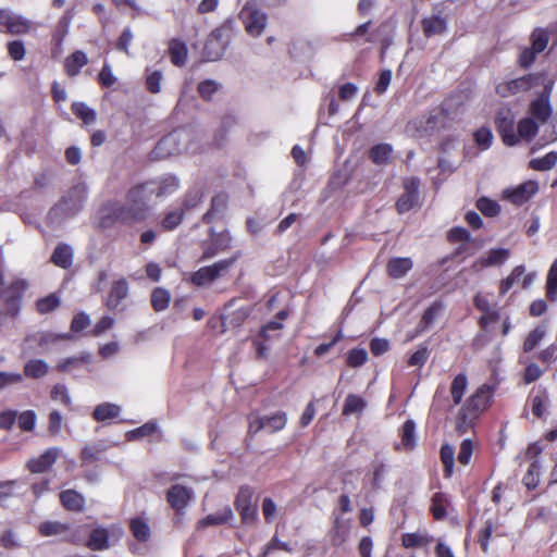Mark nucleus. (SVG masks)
<instances>
[{
  "mask_svg": "<svg viewBox=\"0 0 557 557\" xmlns=\"http://www.w3.org/2000/svg\"><path fill=\"white\" fill-rule=\"evenodd\" d=\"M493 393L494 388L484 384L471 395L456 418V429L459 433L463 434L473 426L478 416L487 409Z\"/></svg>",
  "mask_w": 557,
  "mask_h": 557,
  "instance_id": "f257e3e1",
  "label": "nucleus"
},
{
  "mask_svg": "<svg viewBox=\"0 0 557 557\" xmlns=\"http://www.w3.org/2000/svg\"><path fill=\"white\" fill-rule=\"evenodd\" d=\"M447 116L443 110L436 109L426 115L412 119L406 126V133L413 137H428L437 133L445 127Z\"/></svg>",
  "mask_w": 557,
  "mask_h": 557,
  "instance_id": "f03ea898",
  "label": "nucleus"
},
{
  "mask_svg": "<svg viewBox=\"0 0 557 557\" xmlns=\"http://www.w3.org/2000/svg\"><path fill=\"white\" fill-rule=\"evenodd\" d=\"M231 26L232 22L227 21L209 35L202 52L207 61H216L222 58L228 45Z\"/></svg>",
  "mask_w": 557,
  "mask_h": 557,
  "instance_id": "7ed1b4c3",
  "label": "nucleus"
},
{
  "mask_svg": "<svg viewBox=\"0 0 557 557\" xmlns=\"http://www.w3.org/2000/svg\"><path fill=\"white\" fill-rule=\"evenodd\" d=\"M238 17L244 24L246 33L252 37H259L268 23L267 14L252 2L243 5Z\"/></svg>",
  "mask_w": 557,
  "mask_h": 557,
  "instance_id": "20e7f679",
  "label": "nucleus"
},
{
  "mask_svg": "<svg viewBox=\"0 0 557 557\" xmlns=\"http://www.w3.org/2000/svg\"><path fill=\"white\" fill-rule=\"evenodd\" d=\"M190 133L186 129L174 131L164 136L157 146V149L164 156H172L189 150Z\"/></svg>",
  "mask_w": 557,
  "mask_h": 557,
  "instance_id": "39448f33",
  "label": "nucleus"
},
{
  "mask_svg": "<svg viewBox=\"0 0 557 557\" xmlns=\"http://www.w3.org/2000/svg\"><path fill=\"white\" fill-rule=\"evenodd\" d=\"M0 26L11 35H24L34 29V23L10 9H0Z\"/></svg>",
  "mask_w": 557,
  "mask_h": 557,
  "instance_id": "423d86ee",
  "label": "nucleus"
},
{
  "mask_svg": "<svg viewBox=\"0 0 557 557\" xmlns=\"http://www.w3.org/2000/svg\"><path fill=\"white\" fill-rule=\"evenodd\" d=\"M235 258L220 260L212 265L200 268L191 275V282L197 286H206L224 275L233 265Z\"/></svg>",
  "mask_w": 557,
  "mask_h": 557,
  "instance_id": "0eeeda50",
  "label": "nucleus"
},
{
  "mask_svg": "<svg viewBox=\"0 0 557 557\" xmlns=\"http://www.w3.org/2000/svg\"><path fill=\"white\" fill-rule=\"evenodd\" d=\"M495 123L505 145L515 146L518 144V137L513 132L515 114L510 109H500L497 113Z\"/></svg>",
  "mask_w": 557,
  "mask_h": 557,
  "instance_id": "6e6552de",
  "label": "nucleus"
},
{
  "mask_svg": "<svg viewBox=\"0 0 557 557\" xmlns=\"http://www.w3.org/2000/svg\"><path fill=\"white\" fill-rule=\"evenodd\" d=\"M108 213L112 222L125 224H132L145 218V214L140 212V209L134 208L127 201L125 203H114L110 206L108 208Z\"/></svg>",
  "mask_w": 557,
  "mask_h": 557,
  "instance_id": "1a4fd4ad",
  "label": "nucleus"
},
{
  "mask_svg": "<svg viewBox=\"0 0 557 557\" xmlns=\"http://www.w3.org/2000/svg\"><path fill=\"white\" fill-rule=\"evenodd\" d=\"M232 237L227 231L214 233L210 231V240L202 244L201 260H208L231 246Z\"/></svg>",
  "mask_w": 557,
  "mask_h": 557,
  "instance_id": "9d476101",
  "label": "nucleus"
},
{
  "mask_svg": "<svg viewBox=\"0 0 557 557\" xmlns=\"http://www.w3.org/2000/svg\"><path fill=\"white\" fill-rule=\"evenodd\" d=\"M86 188L83 185L74 186L69 193L62 198L57 210H63L67 214L76 213L81 208L82 203L86 199Z\"/></svg>",
  "mask_w": 557,
  "mask_h": 557,
  "instance_id": "9b49d317",
  "label": "nucleus"
},
{
  "mask_svg": "<svg viewBox=\"0 0 557 557\" xmlns=\"http://www.w3.org/2000/svg\"><path fill=\"white\" fill-rule=\"evenodd\" d=\"M154 185L151 183H146L139 186L132 188L126 197V201L131 203L134 208L140 209V212L146 214L148 209L147 201L149 196L153 194Z\"/></svg>",
  "mask_w": 557,
  "mask_h": 557,
  "instance_id": "f8f14e48",
  "label": "nucleus"
},
{
  "mask_svg": "<svg viewBox=\"0 0 557 557\" xmlns=\"http://www.w3.org/2000/svg\"><path fill=\"white\" fill-rule=\"evenodd\" d=\"M510 256V251L505 248H494L488 250L485 255L476 259L472 268L475 271H481L484 268L497 267L503 264Z\"/></svg>",
  "mask_w": 557,
  "mask_h": 557,
  "instance_id": "ddd939ff",
  "label": "nucleus"
},
{
  "mask_svg": "<svg viewBox=\"0 0 557 557\" xmlns=\"http://www.w3.org/2000/svg\"><path fill=\"white\" fill-rule=\"evenodd\" d=\"M128 292L129 287L125 278L113 281L109 294L106 298V306L110 310L119 309L122 301L127 298Z\"/></svg>",
  "mask_w": 557,
  "mask_h": 557,
  "instance_id": "4468645a",
  "label": "nucleus"
},
{
  "mask_svg": "<svg viewBox=\"0 0 557 557\" xmlns=\"http://www.w3.org/2000/svg\"><path fill=\"white\" fill-rule=\"evenodd\" d=\"M60 455V449L51 447L44 451L40 456L32 458L27 462V468L33 473H41L47 471L57 461Z\"/></svg>",
  "mask_w": 557,
  "mask_h": 557,
  "instance_id": "2eb2a0df",
  "label": "nucleus"
},
{
  "mask_svg": "<svg viewBox=\"0 0 557 557\" xmlns=\"http://www.w3.org/2000/svg\"><path fill=\"white\" fill-rule=\"evenodd\" d=\"M193 496L194 492L190 488L176 484L168 491L166 498L172 508L176 511H181L188 505Z\"/></svg>",
  "mask_w": 557,
  "mask_h": 557,
  "instance_id": "dca6fc26",
  "label": "nucleus"
},
{
  "mask_svg": "<svg viewBox=\"0 0 557 557\" xmlns=\"http://www.w3.org/2000/svg\"><path fill=\"white\" fill-rule=\"evenodd\" d=\"M537 191V185L534 182H525L512 189L504 190V197L515 205H522L528 201Z\"/></svg>",
  "mask_w": 557,
  "mask_h": 557,
  "instance_id": "f3484780",
  "label": "nucleus"
},
{
  "mask_svg": "<svg viewBox=\"0 0 557 557\" xmlns=\"http://www.w3.org/2000/svg\"><path fill=\"white\" fill-rule=\"evenodd\" d=\"M252 491L249 487H242L235 500V507L239 511L244 521L255 519L257 515L256 507L251 504Z\"/></svg>",
  "mask_w": 557,
  "mask_h": 557,
  "instance_id": "a211bd4d",
  "label": "nucleus"
},
{
  "mask_svg": "<svg viewBox=\"0 0 557 557\" xmlns=\"http://www.w3.org/2000/svg\"><path fill=\"white\" fill-rule=\"evenodd\" d=\"M532 86L531 76H522L496 86V92L502 97H508L519 91L529 90Z\"/></svg>",
  "mask_w": 557,
  "mask_h": 557,
  "instance_id": "6ab92c4d",
  "label": "nucleus"
},
{
  "mask_svg": "<svg viewBox=\"0 0 557 557\" xmlns=\"http://www.w3.org/2000/svg\"><path fill=\"white\" fill-rule=\"evenodd\" d=\"M433 536L424 529L405 533L401 539V543L406 548H423L433 543Z\"/></svg>",
  "mask_w": 557,
  "mask_h": 557,
  "instance_id": "aec40b11",
  "label": "nucleus"
},
{
  "mask_svg": "<svg viewBox=\"0 0 557 557\" xmlns=\"http://www.w3.org/2000/svg\"><path fill=\"white\" fill-rule=\"evenodd\" d=\"M422 32L425 37L442 35L447 29V21L440 14L426 16L421 22Z\"/></svg>",
  "mask_w": 557,
  "mask_h": 557,
  "instance_id": "412c9836",
  "label": "nucleus"
},
{
  "mask_svg": "<svg viewBox=\"0 0 557 557\" xmlns=\"http://www.w3.org/2000/svg\"><path fill=\"white\" fill-rule=\"evenodd\" d=\"M443 310V306L441 302H434L423 313L418 326L416 334L410 336V339L414 338L417 335L425 332L438 318Z\"/></svg>",
  "mask_w": 557,
  "mask_h": 557,
  "instance_id": "4be33fe9",
  "label": "nucleus"
},
{
  "mask_svg": "<svg viewBox=\"0 0 557 557\" xmlns=\"http://www.w3.org/2000/svg\"><path fill=\"white\" fill-rule=\"evenodd\" d=\"M233 518V511L228 506L223 507L215 513L208 515L206 518L201 519L197 528L205 529L209 525H220L227 523Z\"/></svg>",
  "mask_w": 557,
  "mask_h": 557,
  "instance_id": "5701e85b",
  "label": "nucleus"
},
{
  "mask_svg": "<svg viewBox=\"0 0 557 557\" xmlns=\"http://www.w3.org/2000/svg\"><path fill=\"white\" fill-rule=\"evenodd\" d=\"M87 545L92 550H103L110 547L109 531L104 528H97L91 531Z\"/></svg>",
  "mask_w": 557,
  "mask_h": 557,
  "instance_id": "b1692460",
  "label": "nucleus"
},
{
  "mask_svg": "<svg viewBox=\"0 0 557 557\" xmlns=\"http://www.w3.org/2000/svg\"><path fill=\"white\" fill-rule=\"evenodd\" d=\"M410 258H393L387 263V273L393 278H400L412 269Z\"/></svg>",
  "mask_w": 557,
  "mask_h": 557,
  "instance_id": "393cba45",
  "label": "nucleus"
},
{
  "mask_svg": "<svg viewBox=\"0 0 557 557\" xmlns=\"http://www.w3.org/2000/svg\"><path fill=\"white\" fill-rule=\"evenodd\" d=\"M121 412V407L111 403H102L95 407L92 417L98 422L115 419Z\"/></svg>",
  "mask_w": 557,
  "mask_h": 557,
  "instance_id": "a878e982",
  "label": "nucleus"
},
{
  "mask_svg": "<svg viewBox=\"0 0 557 557\" xmlns=\"http://www.w3.org/2000/svg\"><path fill=\"white\" fill-rule=\"evenodd\" d=\"M51 261L60 268L67 269L73 261L72 248L66 244L58 245L51 256Z\"/></svg>",
  "mask_w": 557,
  "mask_h": 557,
  "instance_id": "bb28decb",
  "label": "nucleus"
},
{
  "mask_svg": "<svg viewBox=\"0 0 557 557\" xmlns=\"http://www.w3.org/2000/svg\"><path fill=\"white\" fill-rule=\"evenodd\" d=\"M350 531V522L347 519H343L337 517L335 519L334 525L332 528V531L330 533L331 541L334 545H341L343 544Z\"/></svg>",
  "mask_w": 557,
  "mask_h": 557,
  "instance_id": "cd10ccee",
  "label": "nucleus"
},
{
  "mask_svg": "<svg viewBox=\"0 0 557 557\" xmlns=\"http://www.w3.org/2000/svg\"><path fill=\"white\" fill-rule=\"evenodd\" d=\"M530 113L541 123H545L552 114L548 98L540 97L530 106Z\"/></svg>",
  "mask_w": 557,
  "mask_h": 557,
  "instance_id": "c85d7f7f",
  "label": "nucleus"
},
{
  "mask_svg": "<svg viewBox=\"0 0 557 557\" xmlns=\"http://www.w3.org/2000/svg\"><path fill=\"white\" fill-rule=\"evenodd\" d=\"M154 185L153 194L157 197H164L173 194L180 186L178 180L174 175H166L161 177L158 183H152Z\"/></svg>",
  "mask_w": 557,
  "mask_h": 557,
  "instance_id": "c756f323",
  "label": "nucleus"
},
{
  "mask_svg": "<svg viewBox=\"0 0 557 557\" xmlns=\"http://www.w3.org/2000/svg\"><path fill=\"white\" fill-rule=\"evenodd\" d=\"M88 62L87 55L83 51H75L66 58L64 66L69 76H75L81 69Z\"/></svg>",
  "mask_w": 557,
  "mask_h": 557,
  "instance_id": "7c9ffc66",
  "label": "nucleus"
},
{
  "mask_svg": "<svg viewBox=\"0 0 557 557\" xmlns=\"http://www.w3.org/2000/svg\"><path fill=\"white\" fill-rule=\"evenodd\" d=\"M60 499L62 505L69 510L79 511L84 508V497L73 490L62 492Z\"/></svg>",
  "mask_w": 557,
  "mask_h": 557,
  "instance_id": "2f4dec72",
  "label": "nucleus"
},
{
  "mask_svg": "<svg viewBox=\"0 0 557 557\" xmlns=\"http://www.w3.org/2000/svg\"><path fill=\"white\" fill-rule=\"evenodd\" d=\"M249 315L247 308H239L228 314L222 317V325L224 331L240 326Z\"/></svg>",
  "mask_w": 557,
  "mask_h": 557,
  "instance_id": "473e14b6",
  "label": "nucleus"
},
{
  "mask_svg": "<svg viewBox=\"0 0 557 557\" xmlns=\"http://www.w3.org/2000/svg\"><path fill=\"white\" fill-rule=\"evenodd\" d=\"M49 371V364L42 359H33L25 363L24 374L27 377L39 379L45 376Z\"/></svg>",
  "mask_w": 557,
  "mask_h": 557,
  "instance_id": "72a5a7b5",
  "label": "nucleus"
},
{
  "mask_svg": "<svg viewBox=\"0 0 557 557\" xmlns=\"http://www.w3.org/2000/svg\"><path fill=\"white\" fill-rule=\"evenodd\" d=\"M262 420L264 423V431L275 433L285 428L287 416L285 412L277 411L272 416H263Z\"/></svg>",
  "mask_w": 557,
  "mask_h": 557,
  "instance_id": "f704fd0d",
  "label": "nucleus"
},
{
  "mask_svg": "<svg viewBox=\"0 0 557 557\" xmlns=\"http://www.w3.org/2000/svg\"><path fill=\"white\" fill-rule=\"evenodd\" d=\"M367 403L366 400L355 394H349L344 403L343 406V414L344 416H350L354 413H361L363 409L366 408Z\"/></svg>",
  "mask_w": 557,
  "mask_h": 557,
  "instance_id": "c9c22d12",
  "label": "nucleus"
},
{
  "mask_svg": "<svg viewBox=\"0 0 557 557\" xmlns=\"http://www.w3.org/2000/svg\"><path fill=\"white\" fill-rule=\"evenodd\" d=\"M170 57L174 65L182 66L187 60V47L184 42L172 40L170 44Z\"/></svg>",
  "mask_w": 557,
  "mask_h": 557,
  "instance_id": "e433bc0d",
  "label": "nucleus"
},
{
  "mask_svg": "<svg viewBox=\"0 0 557 557\" xmlns=\"http://www.w3.org/2000/svg\"><path fill=\"white\" fill-rule=\"evenodd\" d=\"M468 380L462 373L455 376L450 385V395L454 405H459L467 389Z\"/></svg>",
  "mask_w": 557,
  "mask_h": 557,
  "instance_id": "4c0bfd02",
  "label": "nucleus"
},
{
  "mask_svg": "<svg viewBox=\"0 0 557 557\" xmlns=\"http://www.w3.org/2000/svg\"><path fill=\"white\" fill-rule=\"evenodd\" d=\"M129 528L136 540L140 542L147 541L150 536V528L147 521L141 517L132 519L129 522Z\"/></svg>",
  "mask_w": 557,
  "mask_h": 557,
  "instance_id": "58836bf2",
  "label": "nucleus"
},
{
  "mask_svg": "<svg viewBox=\"0 0 557 557\" xmlns=\"http://www.w3.org/2000/svg\"><path fill=\"white\" fill-rule=\"evenodd\" d=\"M72 111L86 125H91L96 122V117H97L96 111L94 109L89 108L84 102H74L72 104Z\"/></svg>",
  "mask_w": 557,
  "mask_h": 557,
  "instance_id": "ea45409f",
  "label": "nucleus"
},
{
  "mask_svg": "<svg viewBox=\"0 0 557 557\" xmlns=\"http://www.w3.org/2000/svg\"><path fill=\"white\" fill-rule=\"evenodd\" d=\"M401 445L406 449H412L416 445V424L407 420L400 430Z\"/></svg>",
  "mask_w": 557,
  "mask_h": 557,
  "instance_id": "a19ab883",
  "label": "nucleus"
},
{
  "mask_svg": "<svg viewBox=\"0 0 557 557\" xmlns=\"http://www.w3.org/2000/svg\"><path fill=\"white\" fill-rule=\"evenodd\" d=\"M393 148L388 144H380L370 150V159L376 164H385L391 159Z\"/></svg>",
  "mask_w": 557,
  "mask_h": 557,
  "instance_id": "79ce46f5",
  "label": "nucleus"
},
{
  "mask_svg": "<svg viewBox=\"0 0 557 557\" xmlns=\"http://www.w3.org/2000/svg\"><path fill=\"white\" fill-rule=\"evenodd\" d=\"M38 530L42 536H59L64 534L69 528L59 521H45L39 524Z\"/></svg>",
  "mask_w": 557,
  "mask_h": 557,
  "instance_id": "37998d69",
  "label": "nucleus"
},
{
  "mask_svg": "<svg viewBox=\"0 0 557 557\" xmlns=\"http://www.w3.org/2000/svg\"><path fill=\"white\" fill-rule=\"evenodd\" d=\"M546 296L549 300H557V258L552 263L546 278Z\"/></svg>",
  "mask_w": 557,
  "mask_h": 557,
  "instance_id": "c03bdc74",
  "label": "nucleus"
},
{
  "mask_svg": "<svg viewBox=\"0 0 557 557\" xmlns=\"http://www.w3.org/2000/svg\"><path fill=\"white\" fill-rule=\"evenodd\" d=\"M537 124L531 117H524L518 123V139H532L537 133Z\"/></svg>",
  "mask_w": 557,
  "mask_h": 557,
  "instance_id": "a18cd8bd",
  "label": "nucleus"
},
{
  "mask_svg": "<svg viewBox=\"0 0 557 557\" xmlns=\"http://www.w3.org/2000/svg\"><path fill=\"white\" fill-rule=\"evenodd\" d=\"M170 299V293L164 288L158 287L152 292L151 305L156 311H162L168 308Z\"/></svg>",
  "mask_w": 557,
  "mask_h": 557,
  "instance_id": "49530a36",
  "label": "nucleus"
},
{
  "mask_svg": "<svg viewBox=\"0 0 557 557\" xmlns=\"http://www.w3.org/2000/svg\"><path fill=\"white\" fill-rule=\"evenodd\" d=\"M184 214V209L182 208L170 210L161 222L162 227L166 231L176 228L181 224Z\"/></svg>",
  "mask_w": 557,
  "mask_h": 557,
  "instance_id": "de8ad7c7",
  "label": "nucleus"
},
{
  "mask_svg": "<svg viewBox=\"0 0 557 557\" xmlns=\"http://www.w3.org/2000/svg\"><path fill=\"white\" fill-rule=\"evenodd\" d=\"M441 460L444 465L445 476L449 478L453 474L455 463V450L450 445H443L441 448Z\"/></svg>",
  "mask_w": 557,
  "mask_h": 557,
  "instance_id": "09e8293b",
  "label": "nucleus"
},
{
  "mask_svg": "<svg viewBox=\"0 0 557 557\" xmlns=\"http://www.w3.org/2000/svg\"><path fill=\"white\" fill-rule=\"evenodd\" d=\"M70 338L69 334H55L51 332H38L27 338V341L34 339L38 342L39 346L53 344L58 341Z\"/></svg>",
  "mask_w": 557,
  "mask_h": 557,
  "instance_id": "8fccbe9b",
  "label": "nucleus"
},
{
  "mask_svg": "<svg viewBox=\"0 0 557 557\" xmlns=\"http://www.w3.org/2000/svg\"><path fill=\"white\" fill-rule=\"evenodd\" d=\"M545 334H546V329L542 325L532 330L523 343V350L524 351L533 350L540 344V342L544 338Z\"/></svg>",
  "mask_w": 557,
  "mask_h": 557,
  "instance_id": "3c124183",
  "label": "nucleus"
},
{
  "mask_svg": "<svg viewBox=\"0 0 557 557\" xmlns=\"http://www.w3.org/2000/svg\"><path fill=\"white\" fill-rule=\"evenodd\" d=\"M557 162V153L549 152L543 158L533 159L530 162V166L537 171L550 170Z\"/></svg>",
  "mask_w": 557,
  "mask_h": 557,
  "instance_id": "603ef678",
  "label": "nucleus"
},
{
  "mask_svg": "<svg viewBox=\"0 0 557 557\" xmlns=\"http://www.w3.org/2000/svg\"><path fill=\"white\" fill-rule=\"evenodd\" d=\"M525 273L524 265H517L505 280L500 283V293L506 294L515 283H517Z\"/></svg>",
  "mask_w": 557,
  "mask_h": 557,
  "instance_id": "864d4df0",
  "label": "nucleus"
},
{
  "mask_svg": "<svg viewBox=\"0 0 557 557\" xmlns=\"http://www.w3.org/2000/svg\"><path fill=\"white\" fill-rule=\"evenodd\" d=\"M60 305V299L54 294L37 300L36 307L39 313L45 314L53 311Z\"/></svg>",
  "mask_w": 557,
  "mask_h": 557,
  "instance_id": "5fc2aeb1",
  "label": "nucleus"
},
{
  "mask_svg": "<svg viewBox=\"0 0 557 557\" xmlns=\"http://www.w3.org/2000/svg\"><path fill=\"white\" fill-rule=\"evenodd\" d=\"M202 198H203V193H202L201 188L197 187V188L190 189L185 195L182 209H184V212H185L187 210H190V209L197 207L201 202Z\"/></svg>",
  "mask_w": 557,
  "mask_h": 557,
  "instance_id": "6e6d98bb",
  "label": "nucleus"
},
{
  "mask_svg": "<svg viewBox=\"0 0 557 557\" xmlns=\"http://www.w3.org/2000/svg\"><path fill=\"white\" fill-rule=\"evenodd\" d=\"M447 497L443 494H435L432 498L431 510L435 519L446 516Z\"/></svg>",
  "mask_w": 557,
  "mask_h": 557,
  "instance_id": "4d7b16f0",
  "label": "nucleus"
},
{
  "mask_svg": "<svg viewBox=\"0 0 557 557\" xmlns=\"http://www.w3.org/2000/svg\"><path fill=\"white\" fill-rule=\"evenodd\" d=\"M89 359H90L89 355H83L81 357L66 358L64 360H61L58 363L57 369L60 372H69L72 369L77 368L79 364H82L84 362H89Z\"/></svg>",
  "mask_w": 557,
  "mask_h": 557,
  "instance_id": "13d9d810",
  "label": "nucleus"
},
{
  "mask_svg": "<svg viewBox=\"0 0 557 557\" xmlns=\"http://www.w3.org/2000/svg\"><path fill=\"white\" fill-rule=\"evenodd\" d=\"M419 195L412 191L405 193L396 203L397 210L399 213H404L409 211L418 203Z\"/></svg>",
  "mask_w": 557,
  "mask_h": 557,
  "instance_id": "bf43d9fd",
  "label": "nucleus"
},
{
  "mask_svg": "<svg viewBox=\"0 0 557 557\" xmlns=\"http://www.w3.org/2000/svg\"><path fill=\"white\" fill-rule=\"evenodd\" d=\"M473 136L475 144L483 150L488 149L493 143V134L487 127L479 128Z\"/></svg>",
  "mask_w": 557,
  "mask_h": 557,
  "instance_id": "052dcab7",
  "label": "nucleus"
},
{
  "mask_svg": "<svg viewBox=\"0 0 557 557\" xmlns=\"http://www.w3.org/2000/svg\"><path fill=\"white\" fill-rule=\"evenodd\" d=\"M476 208L486 216H495L499 212L498 203L485 197L476 201Z\"/></svg>",
  "mask_w": 557,
  "mask_h": 557,
  "instance_id": "680f3d73",
  "label": "nucleus"
},
{
  "mask_svg": "<svg viewBox=\"0 0 557 557\" xmlns=\"http://www.w3.org/2000/svg\"><path fill=\"white\" fill-rule=\"evenodd\" d=\"M156 430H157V424L154 422H147L135 430L128 431L126 433V437H127V440L133 441L136 438L151 435L152 433H154Z\"/></svg>",
  "mask_w": 557,
  "mask_h": 557,
  "instance_id": "e2e57ef3",
  "label": "nucleus"
},
{
  "mask_svg": "<svg viewBox=\"0 0 557 557\" xmlns=\"http://www.w3.org/2000/svg\"><path fill=\"white\" fill-rule=\"evenodd\" d=\"M532 48L535 52L541 53L548 44V36L544 29H535L531 35Z\"/></svg>",
  "mask_w": 557,
  "mask_h": 557,
  "instance_id": "0e129e2a",
  "label": "nucleus"
},
{
  "mask_svg": "<svg viewBox=\"0 0 557 557\" xmlns=\"http://www.w3.org/2000/svg\"><path fill=\"white\" fill-rule=\"evenodd\" d=\"M541 466L537 461H533L529 469L527 474L523 478V483L528 488H535L539 482V474H540Z\"/></svg>",
  "mask_w": 557,
  "mask_h": 557,
  "instance_id": "69168bd1",
  "label": "nucleus"
},
{
  "mask_svg": "<svg viewBox=\"0 0 557 557\" xmlns=\"http://www.w3.org/2000/svg\"><path fill=\"white\" fill-rule=\"evenodd\" d=\"M368 354L363 348H354L348 352L347 363L352 368H357L366 363Z\"/></svg>",
  "mask_w": 557,
  "mask_h": 557,
  "instance_id": "338daca9",
  "label": "nucleus"
},
{
  "mask_svg": "<svg viewBox=\"0 0 557 557\" xmlns=\"http://www.w3.org/2000/svg\"><path fill=\"white\" fill-rule=\"evenodd\" d=\"M50 396L53 400L59 401L64 406L71 405L69 391L63 384H55L51 389Z\"/></svg>",
  "mask_w": 557,
  "mask_h": 557,
  "instance_id": "774afa93",
  "label": "nucleus"
}]
</instances>
